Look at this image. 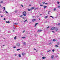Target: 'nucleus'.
I'll use <instances>...</instances> for the list:
<instances>
[{
    "label": "nucleus",
    "mask_w": 60,
    "mask_h": 60,
    "mask_svg": "<svg viewBox=\"0 0 60 60\" xmlns=\"http://www.w3.org/2000/svg\"><path fill=\"white\" fill-rule=\"evenodd\" d=\"M39 9L38 8H36V9H35V10H36V9Z\"/></svg>",
    "instance_id": "09e8293b"
},
{
    "label": "nucleus",
    "mask_w": 60,
    "mask_h": 60,
    "mask_svg": "<svg viewBox=\"0 0 60 60\" xmlns=\"http://www.w3.org/2000/svg\"><path fill=\"white\" fill-rule=\"evenodd\" d=\"M14 39H16V37L15 36V38H14Z\"/></svg>",
    "instance_id": "c9c22d12"
},
{
    "label": "nucleus",
    "mask_w": 60,
    "mask_h": 60,
    "mask_svg": "<svg viewBox=\"0 0 60 60\" xmlns=\"http://www.w3.org/2000/svg\"><path fill=\"white\" fill-rule=\"evenodd\" d=\"M40 6H43V5H40Z\"/></svg>",
    "instance_id": "3c124183"
},
{
    "label": "nucleus",
    "mask_w": 60,
    "mask_h": 60,
    "mask_svg": "<svg viewBox=\"0 0 60 60\" xmlns=\"http://www.w3.org/2000/svg\"><path fill=\"white\" fill-rule=\"evenodd\" d=\"M8 33H10L11 31H8Z\"/></svg>",
    "instance_id": "4c0bfd02"
},
{
    "label": "nucleus",
    "mask_w": 60,
    "mask_h": 60,
    "mask_svg": "<svg viewBox=\"0 0 60 60\" xmlns=\"http://www.w3.org/2000/svg\"><path fill=\"white\" fill-rule=\"evenodd\" d=\"M22 16H23L22 15H20V18H21V17H22Z\"/></svg>",
    "instance_id": "473e14b6"
},
{
    "label": "nucleus",
    "mask_w": 60,
    "mask_h": 60,
    "mask_svg": "<svg viewBox=\"0 0 60 60\" xmlns=\"http://www.w3.org/2000/svg\"><path fill=\"white\" fill-rule=\"evenodd\" d=\"M57 8H60V6H58Z\"/></svg>",
    "instance_id": "393cba45"
},
{
    "label": "nucleus",
    "mask_w": 60,
    "mask_h": 60,
    "mask_svg": "<svg viewBox=\"0 0 60 60\" xmlns=\"http://www.w3.org/2000/svg\"><path fill=\"white\" fill-rule=\"evenodd\" d=\"M41 31H42V30H38L37 31V32H39V33H40V32H41Z\"/></svg>",
    "instance_id": "39448f33"
},
{
    "label": "nucleus",
    "mask_w": 60,
    "mask_h": 60,
    "mask_svg": "<svg viewBox=\"0 0 60 60\" xmlns=\"http://www.w3.org/2000/svg\"><path fill=\"white\" fill-rule=\"evenodd\" d=\"M23 54L24 55H25V53H23Z\"/></svg>",
    "instance_id": "8fccbe9b"
},
{
    "label": "nucleus",
    "mask_w": 60,
    "mask_h": 60,
    "mask_svg": "<svg viewBox=\"0 0 60 60\" xmlns=\"http://www.w3.org/2000/svg\"><path fill=\"white\" fill-rule=\"evenodd\" d=\"M14 24V25H18V23H15Z\"/></svg>",
    "instance_id": "aec40b11"
},
{
    "label": "nucleus",
    "mask_w": 60,
    "mask_h": 60,
    "mask_svg": "<svg viewBox=\"0 0 60 60\" xmlns=\"http://www.w3.org/2000/svg\"><path fill=\"white\" fill-rule=\"evenodd\" d=\"M42 58L43 59H45V58H46V57H45L44 56L42 57Z\"/></svg>",
    "instance_id": "9d476101"
},
{
    "label": "nucleus",
    "mask_w": 60,
    "mask_h": 60,
    "mask_svg": "<svg viewBox=\"0 0 60 60\" xmlns=\"http://www.w3.org/2000/svg\"><path fill=\"white\" fill-rule=\"evenodd\" d=\"M6 23H10V22L9 21H6Z\"/></svg>",
    "instance_id": "9b49d317"
},
{
    "label": "nucleus",
    "mask_w": 60,
    "mask_h": 60,
    "mask_svg": "<svg viewBox=\"0 0 60 60\" xmlns=\"http://www.w3.org/2000/svg\"><path fill=\"white\" fill-rule=\"evenodd\" d=\"M45 23H47V21H46L45 22H44Z\"/></svg>",
    "instance_id": "052dcab7"
},
{
    "label": "nucleus",
    "mask_w": 60,
    "mask_h": 60,
    "mask_svg": "<svg viewBox=\"0 0 60 60\" xmlns=\"http://www.w3.org/2000/svg\"><path fill=\"white\" fill-rule=\"evenodd\" d=\"M51 51V50H49L47 51V52L48 53L49 52H50V51Z\"/></svg>",
    "instance_id": "2eb2a0df"
},
{
    "label": "nucleus",
    "mask_w": 60,
    "mask_h": 60,
    "mask_svg": "<svg viewBox=\"0 0 60 60\" xmlns=\"http://www.w3.org/2000/svg\"><path fill=\"white\" fill-rule=\"evenodd\" d=\"M38 24H39V23H35V26H36V25H38Z\"/></svg>",
    "instance_id": "1a4fd4ad"
},
{
    "label": "nucleus",
    "mask_w": 60,
    "mask_h": 60,
    "mask_svg": "<svg viewBox=\"0 0 60 60\" xmlns=\"http://www.w3.org/2000/svg\"><path fill=\"white\" fill-rule=\"evenodd\" d=\"M52 32H53V33H55V31H52Z\"/></svg>",
    "instance_id": "72a5a7b5"
},
{
    "label": "nucleus",
    "mask_w": 60,
    "mask_h": 60,
    "mask_svg": "<svg viewBox=\"0 0 60 60\" xmlns=\"http://www.w3.org/2000/svg\"><path fill=\"white\" fill-rule=\"evenodd\" d=\"M40 15H41H41H42V14H40Z\"/></svg>",
    "instance_id": "338daca9"
},
{
    "label": "nucleus",
    "mask_w": 60,
    "mask_h": 60,
    "mask_svg": "<svg viewBox=\"0 0 60 60\" xmlns=\"http://www.w3.org/2000/svg\"><path fill=\"white\" fill-rule=\"evenodd\" d=\"M55 46L56 48H58V46L57 45H56Z\"/></svg>",
    "instance_id": "a211bd4d"
},
{
    "label": "nucleus",
    "mask_w": 60,
    "mask_h": 60,
    "mask_svg": "<svg viewBox=\"0 0 60 60\" xmlns=\"http://www.w3.org/2000/svg\"><path fill=\"white\" fill-rule=\"evenodd\" d=\"M44 3H45V2H42V4H44Z\"/></svg>",
    "instance_id": "5fc2aeb1"
},
{
    "label": "nucleus",
    "mask_w": 60,
    "mask_h": 60,
    "mask_svg": "<svg viewBox=\"0 0 60 60\" xmlns=\"http://www.w3.org/2000/svg\"><path fill=\"white\" fill-rule=\"evenodd\" d=\"M51 44H52V43L51 42L49 43V45H51Z\"/></svg>",
    "instance_id": "a19ab883"
},
{
    "label": "nucleus",
    "mask_w": 60,
    "mask_h": 60,
    "mask_svg": "<svg viewBox=\"0 0 60 60\" xmlns=\"http://www.w3.org/2000/svg\"><path fill=\"white\" fill-rule=\"evenodd\" d=\"M15 56H17V55H16V54H15Z\"/></svg>",
    "instance_id": "69168bd1"
},
{
    "label": "nucleus",
    "mask_w": 60,
    "mask_h": 60,
    "mask_svg": "<svg viewBox=\"0 0 60 60\" xmlns=\"http://www.w3.org/2000/svg\"><path fill=\"white\" fill-rule=\"evenodd\" d=\"M26 13V12L25 11H24V12H23V13Z\"/></svg>",
    "instance_id": "49530a36"
},
{
    "label": "nucleus",
    "mask_w": 60,
    "mask_h": 60,
    "mask_svg": "<svg viewBox=\"0 0 60 60\" xmlns=\"http://www.w3.org/2000/svg\"><path fill=\"white\" fill-rule=\"evenodd\" d=\"M22 39H24V38H26V37H22Z\"/></svg>",
    "instance_id": "6ab92c4d"
},
{
    "label": "nucleus",
    "mask_w": 60,
    "mask_h": 60,
    "mask_svg": "<svg viewBox=\"0 0 60 60\" xmlns=\"http://www.w3.org/2000/svg\"><path fill=\"white\" fill-rule=\"evenodd\" d=\"M50 17H51L52 18H54V17H53L52 16H50Z\"/></svg>",
    "instance_id": "37998d69"
},
{
    "label": "nucleus",
    "mask_w": 60,
    "mask_h": 60,
    "mask_svg": "<svg viewBox=\"0 0 60 60\" xmlns=\"http://www.w3.org/2000/svg\"><path fill=\"white\" fill-rule=\"evenodd\" d=\"M54 11H56V8H54L53 10Z\"/></svg>",
    "instance_id": "cd10ccee"
},
{
    "label": "nucleus",
    "mask_w": 60,
    "mask_h": 60,
    "mask_svg": "<svg viewBox=\"0 0 60 60\" xmlns=\"http://www.w3.org/2000/svg\"><path fill=\"white\" fill-rule=\"evenodd\" d=\"M25 30L24 31H23L22 33H24V32H25Z\"/></svg>",
    "instance_id": "de8ad7c7"
},
{
    "label": "nucleus",
    "mask_w": 60,
    "mask_h": 60,
    "mask_svg": "<svg viewBox=\"0 0 60 60\" xmlns=\"http://www.w3.org/2000/svg\"><path fill=\"white\" fill-rule=\"evenodd\" d=\"M22 56H24V55L23 54V53H22Z\"/></svg>",
    "instance_id": "a18cd8bd"
},
{
    "label": "nucleus",
    "mask_w": 60,
    "mask_h": 60,
    "mask_svg": "<svg viewBox=\"0 0 60 60\" xmlns=\"http://www.w3.org/2000/svg\"><path fill=\"white\" fill-rule=\"evenodd\" d=\"M20 44L19 43H18L17 44V46L18 47H19L20 46Z\"/></svg>",
    "instance_id": "f03ea898"
},
{
    "label": "nucleus",
    "mask_w": 60,
    "mask_h": 60,
    "mask_svg": "<svg viewBox=\"0 0 60 60\" xmlns=\"http://www.w3.org/2000/svg\"><path fill=\"white\" fill-rule=\"evenodd\" d=\"M14 27H13V28L14 29H16V28H15V27L14 26Z\"/></svg>",
    "instance_id": "f704fd0d"
},
{
    "label": "nucleus",
    "mask_w": 60,
    "mask_h": 60,
    "mask_svg": "<svg viewBox=\"0 0 60 60\" xmlns=\"http://www.w3.org/2000/svg\"><path fill=\"white\" fill-rule=\"evenodd\" d=\"M29 6H31V5H32L31 4H30L29 5Z\"/></svg>",
    "instance_id": "bf43d9fd"
},
{
    "label": "nucleus",
    "mask_w": 60,
    "mask_h": 60,
    "mask_svg": "<svg viewBox=\"0 0 60 60\" xmlns=\"http://www.w3.org/2000/svg\"><path fill=\"white\" fill-rule=\"evenodd\" d=\"M0 17H3V15H1Z\"/></svg>",
    "instance_id": "4d7b16f0"
},
{
    "label": "nucleus",
    "mask_w": 60,
    "mask_h": 60,
    "mask_svg": "<svg viewBox=\"0 0 60 60\" xmlns=\"http://www.w3.org/2000/svg\"><path fill=\"white\" fill-rule=\"evenodd\" d=\"M53 41H56V39H54L53 40Z\"/></svg>",
    "instance_id": "f8f14e48"
},
{
    "label": "nucleus",
    "mask_w": 60,
    "mask_h": 60,
    "mask_svg": "<svg viewBox=\"0 0 60 60\" xmlns=\"http://www.w3.org/2000/svg\"><path fill=\"white\" fill-rule=\"evenodd\" d=\"M15 12L16 13H17V10H16L15 11Z\"/></svg>",
    "instance_id": "b1692460"
},
{
    "label": "nucleus",
    "mask_w": 60,
    "mask_h": 60,
    "mask_svg": "<svg viewBox=\"0 0 60 60\" xmlns=\"http://www.w3.org/2000/svg\"><path fill=\"white\" fill-rule=\"evenodd\" d=\"M39 19V20H41V19H40V18H39V19Z\"/></svg>",
    "instance_id": "680f3d73"
},
{
    "label": "nucleus",
    "mask_w": 60,
    "mask_h": 60,
    "mask_svg": "<svg viewBox=\"0 0 60 60\" xmlns=\"http://www.w3.org/2000/svg\"><path fill=\"white\" fill-rule=\"evenodd\" d=\"M58 25V26H59L60 25V23H59L58 24H57Z\"/></svg>",
    "instance_id": "c85d7f7f"
},
{
    "label": "nucleus",
    "mask_w": 60,
    "mask_h": 60,
    "mask_svg": "<svg viewBox=\"0 0 60 60\" xmlns=\"http://www.w3.org/2000/svg\"><path fill=\"white\" fill-rule=\"evenodd\" d=\"M1 13V11L0 12V13Z\"/></svg>",
    "instance_id": "774afa93"
},
{
    "label": "nucleus",
    "mask_w": 60,
    "mask_h": 60,
    "mask_svg": "<svg viewBox=\"0 0 60 60\" xmlns=\"http://www.w3.org/2000/svg\"><path fill=\"white\" fill-rule=\"evenodd\" d=\"M55 57H56L57 58V57H58V56H56Z\"/></svg>",
    "instance_id": "7c9ffc66"
},
{
    "label": "nucleus",
    "mask_w": 60,
    "mask_h": 60,
    "mask_svg": "<svg viewBox=\"0 0 60 60\" xmlns=\"http://www.w3.org/2000/svg\"><path fill=\"white\" fill-rule=\"evenodd\" d=\"M34 49V50H36V49Z\"/></svg>",
    "instance_id": "e2e57ef3"
},
{
    "label": "nucleus",
    "mask_w": 60,
    "mask_h": 60,
    "mask_svg": "<svg viewBox=\"0 0 60 60\" xmlns=\"http://www.w3.org/2000/svg\"><path fill=\"white\" fill-rule=\"evenodd\" d=\"M21 6H22V7H23V5H21Z\"/></svg>",
    "instance_id": "6e6d98bb"
},
{
    "label": "nucleus",
    "mask_w": 60,
    "mask_h": 60,
    "mask_svg": "<svg viewBox=\"0 0 60 60\" xmlns=\"http://www.w3.org/2000/svg\"><path fill=\"white\" fill-rule=\"evenodd\" d=\"M49 28V26H48L47 28Z\"/></svg>",
    "instance_id": "603ef678"
},
{
    "label": "nucleus",
    "mask_w": 60,
    "mask_h": 60,
    "mask_svg": "<svg viewBox=\"0 0 60 60\" xmlns=\"http://www.w3.org/2000/svg\"><path fill=\"white\" fill-rule=\"evenodd\" d=\"M45 4H48V3H45Z\"/></svg>",
    "instance_id": "e433bc0d"
},
{
    "label": "nucleus",
    "mask_w": 60,
    "mask_h": 60,
    "mask_svg": "<svg viewBox=\"0 0 60 60\" xmlns=\"http://www.w3.org/2000/svg\"><path fill=\"white\" fill-rule=\"evenodd\" d=\"M18 56L19 57H21V55L20 54Z\"/></svg>",
    "instance_id": "6e6552de"
},
{
    "label": "nucleus",
    "mask_w": 60,
    "mask_h": 60,
    "mask_svg": "<svg viewBox=\"0 0 60 60\" xmlns=\"http://www.w3.org/2000/svg\"><path fill=\"white\" fill-rule=\"evenodd\" d=\"M4 20H5V19H5V18H4Z\"/></svg>",
    "instance_id": "79ce46f5"
},
{
    "label": "nucleus",
    "mask_w": 60,
    "mask_h": 60,
    "mask_svg": "<svg viewBox=\"0 0 60 60\" xmlns=\"http://www.w3.org/2000/svg\"><path fill=\"white\" fill-rule=\"evenodd\" d=\"M57 45H59L60 44L59 43H57Z\"/></svg>",
    "instance_id": "58836bf2"
},
{
    "label": "nucleus",
    "mask_w": 60,
    "mask_h": 60,
    "mask_svg": "<svg viewBox=\"0 0 60 60\" xmlns=\"http://www.w3.org/2000/svg\"><path fill=\"white\" fill-rule=\"evenodd\" d=\"M57 4H59L60 3L59 2V1H57Z\"/></svg>",
    "instance_id": "dca6fc26"
},
{
    "label": "nucleus",
    "mask_w": 60,
    "mask_h": 60,
    "mask_svg": "<svg viewBox=\"0 0 60 60\" xmlns=\"http://www.w3.org/2000/svg\"><path fill=\"white\" fill-rule=\"evenodd\" d=\"M5 12H6V13H8V12H7V11H5Z\"/></svg>",
    "instance_id": "c03bdc74"
},
{
    "label": "nucleus",
    "mask_w": 60,
    "mask_h": 60,
    "mask_svg": "<svg viewBox=\"0 0 60 60\" xmlns=\"http://www.w3.org/2000/svg\"><path fill=\"white\" fill-rule=\"evenodd\" d=\"M43 7L44 8V9H46V8H47V6H45Z\"/></svg>",
    "instance_id": "0eeeda50"
},
{
    "label": "nucleus",
    "mask_w": 60,
    "mask_h": 60,
    "mask_svg": "<svg viewBox=\"0 0 60 60\" xmlns=\"http://www.w3.org/2000/svg\"><path fill=\"white\" fill-rule=\"evenodd\" d=\"M50 12V11H49L48 12V14L49 15V12Z\"/></svg>",
    "instance_id": "a878e982"
},
{
    "label": "nucleus",
    "mask_w": 60,
    "mask_h": 60,
    "mask_svg": "<svg viewBox=\"0 0 60 60\" xmlns=\"http://www.w3.org/2000/svg\"><path fill=\"white\" fill-rule=\"evenodd\" d=\"M15 31L14 30H13V32H14Z\"/></svg>",
    "instance_id": "0e129e2a"
},
{
    "label": "nucleus",
    "mask_w": 60,
    "mask_h": 60,
    "mask_svg": "<svg viewBox=\"0 0 60 60\" xmlns=\"http://www.w3.org/2000/svg\"><path fill=\"white\" fill-rule=\"evenodd\" d=\"M28 11H31V9H28Z\"/></svg>",
    "instance_id": "f3484780"
},
{
    "label": "nucleus",
    "mask_w": 60,
    "mask_h": 60,
    "mask_svg": "<svg viewBox=\"0 0 60 60\" xmlns=\"http://www.w3.org/2000/svg\"><path fill=\"white\" fill-rule=\"evenodd\" d=\"M31 9L32 10H33V9H34V7H33L31 8Z\"/></svg>",
    "instance_id": "4468645a"
},
{
    "label": "nucleus",
    "mask_w": 60,
    "mask_h": 60,
    "mask_svg": "<svg viewBox=\"0 0 60 60\" xmlns=\"http://www.w3.org/2000/svg\"><path fill=\"white\" fill-rule=\"evenodd\" d=\"M48 18V16H47L45 17V19H47Z\"/></svg>",
    "instance_id": "412c9836"
},
{
    "label": "nucleus",
    "mask_w": 60,
    "mask_h": 60,
    "mask_svg": "<svg viewBox=\"0 0 60 60\" xmlns=\"http://www.w3.org/2000/svg\"><path fill=\"white\" fill-rule=\"evenodd\" d=\"M13 48H14V49H15V48H16V47L15 46V47H13Z\"/></svg>",
    "instance_id": "ea45409f"
},
{
    "label": "nucleus",
    "mask_w": 60,
    "mask_h": 60,
    "mask_svg": "<svg viewBox=\"0 0 60 60\" xmlns=\"http://www.w3.org/2000/svg\"><path fill=\"white\" fill-rule=\"evenodd\" d=\"M20 49H17V51H19V50H20Z\"/></svg>",
    "instance_id": "4be33fe9"
},
{
    "label": "nucleus",
    "mask_w": 60,
    "mask_h": 60,
    "mask_svg": "<svg viewBox=\"0 0 60 60\" xmlns=\"http://www.w3.org/2000/svg\"><path fill=\"white\" fill-rule=\"evenodd\" d=\"M57 30H58L57 29H56V31H57Z\"/></svg>",
    "instance_id": "13d9d810"
},
{
    "label": "nucleus",
    "mask_w": 60,
    "mask_h": 60,
    "mask_svg": "<svg viewBox=\"0 0 60 60\" xmlns=\"http://www.w3.org/2000/svg\"><path fill=\"white\" fill-rule=\"evenodd\" d=\"M27 19H26L25 21H24V22H26V21H27Z\"/></svg>",
    "instance_id": "5701e85b"
},
{
    "label": "nucleus",
    "mask_w": 60,
    "mask_h": 60,
    "mask_svg": "<svg viewBox=\"0 0 60 60\" xmlns=\"http://www.w3.org/2000/svg\"><path fill=\"white\" fill-rule=\"evenodd\" d=\"M54 55H52L51 56V58L52 59H53V58H54Z\"/></svg>",
    "instance_id": "7ed1b4c3"
},
{
    "label": "nucleus",
    "mask_w": 60,
    "mask_h": 60,
    "mask_svg": "<svg viewBox=\"0 0 60 60\" xmlns=\"http://www.w3.org/2000/svg\"><path fill=\"white\" fill-rule=\"evenodd\" d=\"M4 10H5V7H4Z\"/></svg>",
    "instance_id": "c756f323"
},
{
    "label": "nucleus",
    "mask_w": 60,
    "mask_h": 60,
    "mask_svg": "<svg viewBox=\"0 0 60 60\" xmlns=\"http://www.w3.org/2000/svg\"><path fill=\"white\" fill-rule=\"evenodd\" d=\"M52 51L53 52H54V51H55V50H54V49H53L52 50Z\"/></svg>",
    "instance_id": "2f4dec72"
},
{
    "label": "nucleus",
    "mask_w": 60,
    "mask_h": 60,
    "mask_svg": "<svg viewBox=\"0 0 60 60\" xmlns=\"http://www.w3.org/2000/svg\"><path fill=\"white\" fill-rule=\"evenodd\" d=\"M1 4H3V1H2L0 2Z\"/></svg>",
    "instance_id": "bb28decb"
},
{
    "label": "nucleus",
    "mask_w": 60,
    "mask_h": 60,
    "mask_svg": "<svg viewBox=\"0 0 60 60\" xmlns=\"http://www.w3.org/2000/svg\"><path fill=\"white\" fill-rule=\"evenodd\" d=\"M35 20H36V19H34L32 20L33 22H34V21H35Z\"/></svg>",
    "instance_id": "423d86ee"
},
{
    "label": "nucleus",
    "mask_w": 60,
    "mask_h": 60,
    "mask_svg": "<svg viewBox=\"0 0 60 60\" xmlns=\"http://www.w3.org/2000/svg\"><path fill=\"white\" fill-rule=\"evenodd\" d=\"M23 44L24 45H26V43L25 42H23Z\"/></svg>",
    "instance_id": "20e7f679"
},
{
    "label": "nucleus",
    "mask_w": 60,
    "mask_h": 60,
    "mask_svg": "<svg viewBox=\"0 0 60 60\" xmlns=\"http://www.w3.org/2000/svg\"><path fill=\"white\" fill-rule=\"evenodd\" d=\"M55 28H55V27H52L51 28V30H54V29H55Z\"/></svg>",
    "instance_id": "f257e3e1"
},
{
    "label": "nucleus",
    "mask_w": 60,
    "mask_h": 60,
    "mask_svg": "<svg viewBox=\"0 0 60 60\" xmlns=\"http://www.w3.org/2000/svg\"><path fill=\"white\" fill-rule=\"evenodd\" d=\"M22 14H23V15H24V16H26V14H24L23 13Z\"/></svg>",
    "instance_id": "ddd939ff"
},
{
    "label": "nucleus",
    "mask_w": 60,
    "mask_h": 60,
    "mask_svg": "<svg viewBox=\"0 0 60 60\" xmlns=\"http://www.w3.org/2000/svg\"><path fill=\"white\" fill-rule=\"evenodd\" d=\"M22 19H25V18H24V17H22Z\"/></svg>",
    "instance_id": "864d4df0"
}]
</instances>
